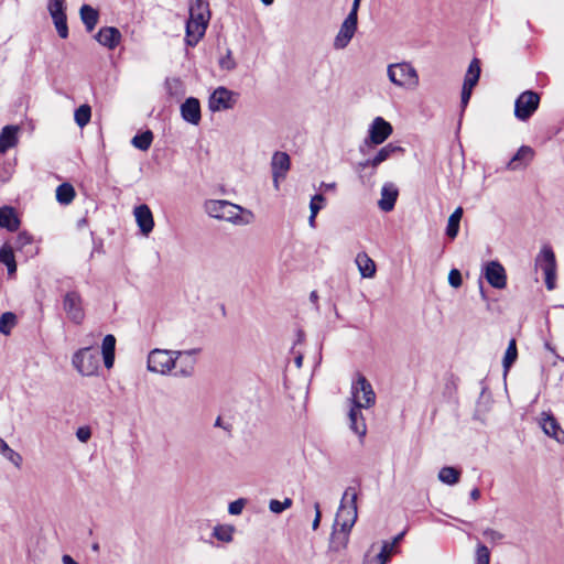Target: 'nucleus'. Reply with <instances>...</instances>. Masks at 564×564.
<instances>
[{
    "instance_id": "nucleus-28",
    "label": "nucleus",
    "mask_w": 564,
    "mask_h": 564,
    "mask_svg": "<svg viewBox=\"0 0 564 564\" xmlns=\"http://www.w3.org/2000/svg\"><path fill=\"white\" fill-rule=\"evenodd\" d=\"M18 143V127L7 126L0 133V153H6Z\"/></svg>"
},
{
    "instance_id": "nucleus-24",
    "label": "nucleus",
    "mask_w": 564,
    "mask_h": 564,
    "mask_svg": "<svg viewBox=\"0 0 564 564\" xmlns=\"http://www.w3.org/2000/svg\"><path fill=\"white\" fill-rule=\"evenodd\" d=\"M350 532L351 531H345L343 528L333 525L328 543V551L333 553H339L346 550L349 543Z\"/></svg>"
},
{
    "instance_id": "nucleus-50",
    "label": "nucleus",
    "mask_w": 564,
    "mask_h": 564,
    "mask_svg": "<svg viewBox=\"0 0 564 564\" xmlns=\"http://www.w3.org/2000/svg\"><path fill=\"white\" fill-rule=\"evenodd\" d=\"M448 283L451 284V286L457 289L462 285L463 283V279H462V274L459 272V270L457 269H452L448 273Z\"/></svg>"
},
{
    "instance_id": "nucleus-61",
    "label": "nucleus",
    "mask_w": 564,
    "mask_h": 564,
    "mask_svg": "<svg viewBox=\"0 0 564 564\" xmlns=\"http://www.w3.org/2000/svg\"><path fill=\"white\" fill-rule=\"evenodd\" d=\"M316 216H317V214H312L311 213V215L308 217V225H310L311 228H315V226H316V221H315Z\"/></svg>"
},
{
    "instance_id": "nucleus-43",
    "label": "nucleus",
    "mask_w": 564,
    "mask_h": 564,
    "mask_svg": "<svg viewBox=\"0 0 564 564\" xmlns=\"http://www.w3.org/2000/svg\"><path fill=\"white\" fill-rule=\"evenodd\" d=\"M475 564H490V551L481 543L476 547Z\"/></svg>"
},
{
    "instance_id": "nucleus-9",
    "label": "nucleus",
    "mask_w": 564,
    "mask_h": 564,
    "mask_svg": "<svg viewBox=\"0 0 564 564\" xmlns=\"http://www.w3.org/2000/svg\"><path fill=\"white\" fill-rule=\"evenodd\" d=\"M72 365L82 376H94L99 369L98 352L91 347L80 348L73 355Z\"/></svg>"
},
{
    "instance_id": "nucleus-36",
    "label": "nucleus",
    "mask_w": 564,
    "mask_h": 564,
    "mask_svg": "<svg viewBox=\"0 0 564 564\" xmlns=\"http://www.w3.org/2000/svg\"><path fill=\"white\" fill-rule=\"evenodd\" d=\"M517 358H518L517 341L514 338H512L508 344V347H507V350L505 352L503 360H502L505 373H507L509 371V369L514 364Z\"/></svg>"
},
{
    "instance_id": "nucleus-13",
    "label": "nucleus",
    "mask_w": 564,
    "mask_h": 564,
    "mask_svg": "<svg viewBox=\"0 0 564 564\" xmlns=\"http://www.w3.org/2000/svg\"><path fill=\"white\" fill-rule=\"evenodd\" d=\"M237 101V94L226 87H218L209 97L208 107L210 111L217 112L234 108Z\"/></svg>"
},
{
    "instance_id": "nucleus-29",
    "label": "nucleus",
    "mask_w": 564,
    "mask_h": 564,
    "mask_svg": "<svg viewBox=\"0 0 564 564\" xmlns=\"http://www.w3.org/2000/svg\"><path fill=\"white\" fill-rule=\"evenodd\" d=\"M291 166V160L285 152H275L271 160L272 174L286 175Z\"/></svg>"
},
{
    "instance_id": "nucleus-39",
    "label": "nucleus",
    "mask_w": 564,
    "mask_h": 564,
    "mask_svg": "<svg viewBox=\"0 0 564 564\" xmlns=\"http://www.w3.org/2000/svg\"><path fill=\"white\" fill-rule=\"evenodd\" d=\"M75 121L76 123L83 128L85 127L89 121L91 117V109L88 105H82L75 110Z\"/></svg>"
},
{
    "instance_id": "nucleus-3",
    "label": "nucleus",
    "mask_w": 564,
    "mask_h": 564,
    "mask_svg": "<svg viewBox=\"0 0 564 564\" xmlns=\"http://www.w3.org/2000/svg\"><path fill=\"white\" fill-rule=\"evenodd\" d=\"M357 497L358 494L355 488L348 487L345 490L334 525L343 528L345 531H351L358 519Z\"/></svg>"
},
{
    "instance_id": "nucleus-60",
    "label": "nucleus",
    "mask_w": 564,
    "mask_h": 564,
    "mask_svg": "<svg viewBox=\"0 0 564 564\" xmlns=\"http://www.w3.org/2000/svg\"><path fill=\"white\" fill-rule=\"evenodd\" d=\"M8 447V443L2 437H0V454H3Z\"/></svg>"
},
{
    "instance_id": "nucleus-47",
    "label": "nucleus",
    "mask_w": 564,
    "mask_h": 564,
    "mask_svg": "<svg viewBox=\"0 0 564 564\" xmlns=\"http://www.w3.org/2000/svg\"><path fill=\"white\" fill-rule=\"evenodd\" d=\"M325 197L322 194H316L312 197L310 202V210L312 214H318L319 210L324 207Z\"/></svg>"
},
{
    "instance_id": "nucleus-16",
    "label": "nucleus",
    "mask_w": 564,
    "mask_h": 564,
    "mask_svg": "<svg viewBox=\"0 0 564 564\" xmlns=\"http://www.w3.org/2000/svg\"><path fill=\"white\" fill-rule=\"evenodd\" d=\"M403 152V148L393 143H388L387 145L382 147L373 158L360 162L358 166L362 170L367 167H372L376 170L384 161L393 158L395 154H402Z\"/></svg>"
},
{
    "instance_id": "nucleus-51",
    "label": "nucleus",
    "mask_w": 564,
    "mask_h": 564,
    "mask_svg": "<svg viewBox=\"0 0 564 564\" xmlns=\"http://www.w3.org/2000/svg\"><path fill=\"white\" fill-rule=\"evenodd\" d=\"M482 534L490 542H497V541H500L503 538L502 533H500L499 531H496L494 529H486L482 532Z\"/></svg>"
},
{
    "instance_id": "nucleus-32",
    "label": "nucleus",
    "mask_w": 564,
    "mask_h": 564,
    "mask_svg": "<svg viewBox=\"0 0 564 564\" xmlns=\"http://www.w3.org/2000/svg\"><path fill=\"white\" fill-rule=\"evenodd\" d=\"M80 19L88 32L93 31L98 23V11L88 4L82 6L79 10Z\"/></svg>"
},
{
    "instance_id": "nucleus-15",
    "label": "nucleus",
    "mask_w": 564,
    "mask_h": 564,
    "mask_svg": "<svg viewBox=\"0 0 564 564\" xmlns=\"http://www.w3.org/2000/svg\"><path fill=\"white\" fill-rule=\"evenodd\" d=\"M480 76V63L477 58H474L466 72L463 89H462V108L465 109L469 102L474 87L477 85Z\"/></svg>"
},
{
    "instance_id": "nucleus-62",
    "label": "nucleus",
    "mask_w": 564,
    "mask_h": 564,
    "mask_svg": "<svg viewBox=\"0 0 564 564\" xmlns=\"http://www.w3.org/2000/svg\"><path fill=\"white\" fill-rule=\"evenodd\" d=\"M294 361H295L296 367L301 368L302 364H303V356L302 355L296 356Z\"/></svg>"
},
{
    "instance_id": "nucleus-48",
    "label": "nucleus",
    "mask_w": 564,
    "mask_h": 564,
    "mask_svg": "<svg viewBox=\"0 0 564 564\" xmlns=\"http://www.w3.org/2000/svg\"><path fill=\"white\" fill-rule=\"evenodd\" d=\"M219 66L221 69L226 70H232L236 67V62L230 50H228L226 55L219 59Z\"/></svg>"
},
{
    "instance_id": "nucleus-5",
    "label": "nucleus",
    "mask_w": 564,
    "mask_h": 564,
    "mask_svg": "<svg viewBox=\"0 0 564 564\" xmlns=\"http://www.w3.org/2000/svg\"><path fill=\"white\" fill-rule=\"evenodd\" d=\"M387 75L397 87L414 89L419 86V74L410 63L390 64L387 68Z\"/></svg>"
},
{
    "instance_id": "nucleus-19",
    "label": "nucleus",
    "mask_w": 564,
    "mask_h": 564,
    "mask_svg": "<svg viewBox=\"0 0 564 564\" xmlns=\"http://www.w3.org/2000/svg\"><path fill=\"white\" fill-rule=\"evenodd\" d=\"M485 276L488 283L495 289H503L507 284L505 268L497 261H491L486 265Z\"/></svg>"
},
{
    "instance_id": "nucleus-18",
    "label": "nucleus",
    "mask_w": 564,
    "mask_h": 564,
    "mask_svg": "<svg viewBox=\"0 0 564 564\" xmlns=\"http://www.w3.org/2000/svg\"><path fill=\"white\" fill-rule=\"evenodd\" d=\"M535 155L534 150L529 145H521L516 154L507 163V170L519 171L525 169Z\"/></svg>"
},
{
    "instance_id": "nucleus-55",
    "label": "nucleus",
    "mask_w": 564,
    "mask_h": 564,
    "mask_svg": "<svg viewBox=\"0 0 564 564\" xmlns=\"http://www.w3.org/2000/svg\"><path fill=\"white\" fill-rule=\"evenodd\" d=\"M272 178H273V186L275 189H279L280 187V181L281 180H284L285 176L284 175H281V174H272Z\"/></svg>"
},
{
    "instance_id": "nucleus-42",
    "label": "nucleus",
    "mask_w": 564,
    "mask_h": 564,
    "mask_svg": "<svg viewBox=\"0 0 564 564\" xmlns=\"http://www.w3.org/2000/svg\"><path fill=\"white\" fill-rule=\"evenodd\" d=\"M15 324V315L13 313L7 312L0 316V333L3 335H8L11 332V328Z\"/></svg>"
},
{
    "instance_id": "nucleus-21",
    "label": "nucleus",
    "mask_w": 564,
    "mask_h": 564,
    "mask_svg": "<svg viewBox=\"0 0 564 564\" xmlns=\"http://www.w3.org/2000/svg\"><path fill=\"white\" fill-rule=\"evenodd\" d=\"M380 199L378 200V207L384 213L391 212L399 196L398 187L391 183H384L381 187Z\"/></svg>"
},
{
    "instance_id": "nucleus-8",
    "label": "nucleus",
    "mask_w": 564,
    "mask_h": 564,
    "mask_svg": "<svg viewBox=\"0 0 564 564\" xmlns=\"http://www.w3.org/2000/svg\"><path fill=\"white\" fill-rule=\"evenodd\" d=\"M199 348L175 350V368L172 371V376L182 379L193 377L196 371L197 355L199 354Z\"/></svg>"
},
{
    "instance_id": "nucleus-25",
    "label": "nucleus",
    "mask_w": 564,
    "mask_h": 564,
    "mask_svg": "<svg viewBox=\"0 0 564 564\" xmlns=\"http://www.w3.org/2000/svg\"><path fill=\"white\" fill-rule=\"evenodd\" d=\"M181 115L182 118L192 124H198L200 121V105L198 99L194 97L187 98L181 105Z\"/></svg>"
},
{
    "instance_id": "nucleus-12",
    "label": "nucleus",
    "mask_w": 564,
    "mask_h": 564,
    "mask_svg": "<svg viewBox=\"0 0 564 564\" xmlns=\"http://www.w3.org/2000/svg\"><path fill=\"white\" fill-rule=\"evenodd\" d=\"M393 132L390 122L382 117H376L369 126L366 143L369 145L382 144Z\"/></svg>"
},
{
    "instance_id": "nucleus-59",
    "label": "nucleus",
    "mask_w": 564,
    "mask_h": 564,
    "mask_svg": "<svg viewBox=\"0 0 564 564\" xmlns=\"http://www.w3.org/2000/svg\"><path fill=\"white\" fill-rule=\"evenodd\" d=\"M470 498L475 501L478 500L480 498V490L478 488H474L470 491Z\"/></svg>"
},
{
    "instance_id": "nucleus-58",
    "label": "nucleus",
    "mask_w": 564,
    "mask_h": 564,
    "mask_svg": "<svg viewBox=\"0 0 564 564\" xmlns=\"http://www.w3.org/2000/svg\"><path fill=\"white\" fill-rule=\"evenodd\" d=\"M63 564H78L70 555L65 554L62 556Z\"/></svg>"
},
{
    "instance_id": "nucleus-30",
    "label": "nucleus",
    "mask_w": 564,
    "mask_h": 564,
    "mask_svg": "<svg viewBox=\"0 0 564 564\" xmlns=\"http://www.w3.org/2000/svg\"><path fill=\"white\" fill-rule=\"evenodd\" d=\"M115 349H116V338L113 335H106L102 345L101 352L104 357V364L107 369L112 368L115 362Z\"/></svg>"
},
{
    "instance_id": "nucleus-40",
    "label": "nucleus",
    "mask_w": 564,
    "mask_h": 564,
    "mask_svg": "<svg viewBox=\"0 0 564 564\" xmlns=\"http://www.w3.org/2000/svg\"><path fill=\"white\" fill-rule=\"evenodd\" d=\"M234 528L231 525H217L214 528L213 535L221 542H231Z\"/></svg>"
},
{
    "instance_id": "nucleus-49",
    "label": "nucleus",
    "mask_w": 564,
    "mask_h": 564,
    "mask_svg": "<svg viewBox=\"0 0 564 564\" xmlns=\"http://www.w3.org/2000/svg\"><path fill=\"white\" fill-rule=\"evenodd\" d=\"M246 506V499H237L229 503L228 506V512L232 516H238L242 512L243 508Z\"/></svg>"
},
{
    "instance_id": "nucleus-26",
    "label": "nucleus",
    "mask_w": 564,
    "mask_h": 564,
    "mask_svg": "<svg viewBox=\"0 0 564 564\" xmlns=\"http://www.w3.org/2000/svg\"><path fill=\"white\" fill-rule=\"evenodd\" d=\"M96 40L109 50H113L121 40V33L113 26L101 28L96 34Z\"/></svg>"
},
{
    "instance_id": "nucleus-57",
    "label": "nucleus",
    "mask_w": 564,
    "mask_h": 564,
    "mask_svg": "<svg viewBox=\"0 0 564 564\" xmlns=\"http://www.w3.org/2000/svg\"><path fill=\"white\" fill-rule=\"evenodd\" d=\"M360 2H361V0H354L351 9H350L349 12L352 13V14H358V10L360 8Z\"/></svg>"
},
{
    "instance_id": "nucleus-33",
    "label": "nucleus",
    "mask_w": 564,
    "mask_h": 564,
    "mask_svg": "<svg viewBox=\"0 0 564 564\" xmlns=\"http://www.w3.org/2000/svg\"><path fill=\"white\" fill-rule=\"evenodd\" d=\"M463 208L457 207L453 214L448 217L447 226H446V235L451 239H455L459 231V223L463 217Z\"/></svg>"
},
{
    "instance_id": "nucleus-63",
    "label": "nucleus",
    "mask_w": 564,
    "mask_h": 564,
    "mask_svg": "<svg viewBox=\"0 0 564 564\" xmlns=\"http://www.w3.org/2000/svg\"><path fill=\"white\" fill-rule=\"evenodd\" d=\"M321 186L324 187L325 189H334L336 184L335 183H322Z\"/></svg>"
},
{
    "instance_id": "nucleus-10",
    "label": "nucleus",
    "mask_w": 564,
    "mask_h": 564,
    "mask_svg": "<svg viewBox=\"0 0 564 564\" xmlns=\"http://www.w3.org/2000/svg\"><path fill=\"white\" fill-rule=\"evenodd\" d=\"M63 310L67 318L76 324L80 325L85 319V306L84 300L79 292L68 291L63 296Z\"/></svg>"
},
{
    "instance_id": "nucleus-20",
    "label": "nucleus",
    "mask_w": 564,
    "mask_h": 564,
    "mask_svg": "<svg viewBox=\"0 0 564 564\" xmlns=\"http://www.w3.org/2000/svg\"><path fill=\"white\" fill-rule=\"evenodd\" d=\"M133 215L142 235L149 236L154 227V219L150 207L145 204L139 205L134 208Z\"/></svg>"
},
{
    "instance_id": "nucleus-56",
    "label": "nucleus",
    "mask_w": 564,
    "mask_h": 564,
    "mask_svg": "<svg viewBox=\"0 0 564 564\" xmlns=\"http://www.w3.org/2000/svg\"><path fill=\"white\" fill-rule=\"evenodd\" d=\"M18 240L19 242H21V245H24V243H30L31 242V237L26 234H20L18 236Z\"/></svg>"
},
{
    "instance_id": "nucleus-45",
    "label": "nucleus",
    "mask_w": 564,
    "mask_h": 564,
    "mask_svg": "<svg viewBox=\"0 0 564 564\" xmlns=\"http://www.w3.org/2000/svg\"><path fill=\"white\" fill-rule=\"evenodd\" d=\"M53 23L56 28L58 35L62 39H66L68 36V26H67L66 15L53 19Z\"/></svg>"
},
{
    "instance_id": "nucleus-64",
    "label": "nucleus",
    "mask_w": 564,
    "mask_h": 564,
    "mask_svg": "<svg viewBox=\"0 0 564 564\" xmlns=\"http://www.w3.org/2000/svg\"><path fill=\"white\" fill-rule=\"evenodd\" d=\"M310 299H311L312 302L315 303L317 301V299H318L317 292L316 291L311 292Z\"/></svg>"
},
{
    "instance_id": "nucleus-31",
    "label": "nucleus",
    "mask_w": 564,
    "mask_h": 564,
    "mask_svg": "<svg viewBox=\"0 0 564 564\" xmlns=\"http://www.w3.org/2000/svg\"><path fill=\"white\" fill-rule=\"evenodd\" d=\"M20 221L12 207L0 208V227L9 231H15L19 228Z\"/></svg>"
},
{
    "instance_id": "nucleus-52",
    "label": "nucleus",
    "mask_w": 564,
    "mask_h": 564,
    "mask_svg": "<svg viewBox=\"0 0 564 564\" xmlns=\"http://www.w3.org/2000/svg\"><path fill=\"white\" fill-rule=\"evenodd\" d=\"M76 436L80 442L86 443L91 437V431L88 426L79 427Z\"/></svg>"
},
{
    "instance_id": "nucleus-53",
    "label": "nucleus",
    "mask_w": 564,
    "mask_h": 564,
    "mask_svg": "<svg viewBox=\"0 0 564 564\" xmlns=\"http://www.w3.org/2000/svg\"><path fill=\"white\" fill-rule=\"evenodd\" d=\"M314 510H315V518L312 523L313 530H316L319 527L322 512H321V505L319 502L314 503Z\"/></svg>"
},
{
    "instance_id": "nucleus-4",
    "label": "nucleus",
    "mask_w": 564,
    "mask_h": 564,
    "mask_svg": "<svg viewBox=\"0 0 564 564\" xmlns=\"http://www.w3.org/2000/svg\"><path fill=\"white\" fill-rule=\"evenodd\" d=\"M376 400V392L371 383L364 375L358 372L351 382L348 402L367 410L375 406Z\"/></svg>"
},
{
    "instance_id": "nucleus-37",
    "label": "nucleus",
    "mask_w": 564,
    "mask_h": 564,
    "mask_svg": "<svg viewBox=\"0 0 564 564\" xmlns=\"http://www.w3.org/2000/svg\"><path fill=\"white\" fill-rule=\"evenodd\" d=\"M0 262L7 265L8 273L10 275L15 273V271H17V263H15L13 251H12V249L10 247L3 246L0 249Z\"/></svg>"
},
{
    "instance_id": "nucleus-22",
    "label": "nucleus",
    "mask_w": 564,
    "mask_h": 564,
    "mask_svg": "<svg viewBox=\"0 0 564 564\" xmlns=\"http://www.w3.org/2000/svg\"><path fill=\"white\" fill-rule=\"evenodd\" d=\"M362 409L361 406L350 404L348 412L349 427L360 438L365 437L367 434V424L361 412Z\"/></svg>"
},
{
    "instance_id": "nucleus-34",
    "label": "nucleus",
    "mask_w": 564,
    "mask_h": 564,
    "mask_svg": "<svg viewBox=\"0 0 564 564\" xmlns=\"http://www.w3.org/2000/svg\"><path fill=\"white\" fill-rule=\"evenodd\" d=\"M437 477L443 484L453 486L459 481L460 471L455 467L445 466L440 469Z\"/></svg>"
},
{
    "instance_id": "nucleus-46",
    "label": "nucleus",
    "mask_w": 564,
    "mask_h": 564,
    "mask_svg": "<svg viewBox=\"0 0 564 564\" xmlns=\"http://www.w3.org/2000/svg\"><path fill=\"white\" fill-rule=\"evenodd\" d=\"M11 464H13L17 468H20L23 462L22 456L12 449L10 446L8 449L2 454Z\"/></svg>"
},
{
    "instance_id": "nucleus-2",
    "label": "nucleus",
    "mask_w": 564,
    "mask_h": 564,
    "mask_svg": "<svg viewBox=\"0 0 564 564\" xmlns=\"http://www.w3.org/2000/svg\"><path fill=\"white\" fill-rule=\"evenodd\" d=\"M210 19L209 6L206 0H193L189 6V17L186 22L187 45L195 46L204 36Z\"/></svg>"
},
{
    "instance_id": "nucleus-27",
    "label": "nucleus",
    "mask_w": 564,
    "mask_h": 564,
    "mask_svg": "<svg viewBox=\"0 0 564 564\" xmlns=\"http://www.w3.org/2000/svg\"><path fill=\"white\" fill-rule=\"evenodd\" d=\"M355 262L362 278L371 279L375 276L376 263L366 252H359Z\"/></svg>"
},
{
    "instance_id": "nucleus-38",
    "label": "nucleus",
    "mask_w": 564,
    "mask_h": 564,
    "mask_svg": "<svg viewBox=\"0 0 564 564\" xmlns=\"http://www.w3.org/2000/svg\"><path fill=\"white\" fill-rule=\"evenodd\" d=\"M153 141V133L150 130H147L140 134H137L132 138L131 143L134 148L147 151Z\"/></svg>"
},
{
    "instance_id": "nucleus-14",
    "label": "nucleus",
    "mask_w": 564,
    "mask_h": 564,
    "mask_svg": "<svg viewBox=\"0 0 564 564\" xmlns=\"http://www.w3.org/2000/svg\"><path fill=\"white\" fill-rule=\"evenodd\" d=\"M358 14L348 13L343 21L337 35L334 39V48L344 50L347 47L357 31Z\"/></svg>"
},
{
    "instance_id": "nucleus-17",
    "label": "nucleus",
    "mask_w": 564,
    "mask_h": 564,
    "mask_svg": "<svg viewBox=\"0 0 564 564\" xmlns=\"http://www.w3.org/2000/svg\"><path fill=\"white\" fill-rule=\"evenodd\" d=\"M539 425L547 436L554 438L560 444H564V431L553 414L542 412L539 417Z\"/></svg>"
},
{
    "instance_id": "nucleus-23",
    "label": "nucleus",
    "mask_w": 564,
    "mask_h": 564,
    "mask_svg": "<svg viewBox=\"0 0 564 564\" xmlns=\"http://www.w3.org/2000/svg\"><path fill=\"white\" fill-rule=\"evenodd\" d=\"M375 550L376 544L373 543L365 553L362 564H387L390 561L391 555L394 553L386 542L382 543L377 554H373Z\"/></svg>"
},
{
    "instance_id": "nucleus-7",
    "label": "nucleus",
    "mask_w": 564,
    "mask_h": 564,
    "mask_svg": "<svg viewBox=\"0 0 564 564\" xmlns=\"http://www.w3.org/2000/svg\"><path fill=\"white\" fill-rule=\"evenodd\" d=\"M535 268L542 270L544 273L545 286L549 291L556 288V259L550 246H543L535 258Z\"/></svg>"
},
{
    "instance_id": "nucleus-11",
    "label": "nucleus",
    "mask_w": 564,
    "mask_h": 564,
    "mask_svg": "<svg viewBox=\"0 0 564 564\" xmlns=\"http://www.w3.org/2000/svg\"><path fill=\"white\" fill-rule=\"evenodd\" d=\"M540 105V96L535 91H523L514 102V116L521 121L529 120Z\"/></svg>"
},
{
    "instance_id": "nucleus-41",
    "label": "nucleus",
    "mask_w": 564,
    "mask_h": 564,
    "mask_svg": "<svg viewBox=\"0 0 564 564\" xmlns=\"http://www.w3.org/2000/svg\"><path fill=\"white\" fill-rule=\"evenodd\" d=\"M65 0H48L47 10L52 19L66 15Z\"/></svg>"
},
{
    "instance_id": "nucleus-44",
    "label": "nucleus",
    "mask_w": 564,
    "mask_h": 564,
    "mask_svg": "<svg viewBox=\"0 0 564 564\" xmlns=\"http://www.w3.org/2000/svg\"><path fill=\"white\" fill-rule=\"evenodd\" d=\"M291 506H292V499H290V498H285L283 501L272 499L269 502V509L273 513H281L284 510L289 509Z\"/></svg>"
},
{
    "instance_id": "nucleus-54",
    "label": "nucleus",
    "mask_w": 564,
    "mask_h": 564,
    "mask_svg": "<svg viewBox=\"0 0 564 564\" xmlns=\"http://www.w3.org/2000/svg\"><path fill=\"white\" fill-rule=\"evenodd\" d=\"M403 535H404V532H401L400 534L394 536L392 541H390V542L384 541V542L389 545L390 550H393L395 552L397 545L402 540Z\"/></svg>"
},
{
    "instance_id": "nucleus-35",
    "label": "nucleus",
    "mask_w": 564,
    "mask_h": 564,
    "mask_svg": "<svg viewBox=\"0 0 564 564\" xmlns=\"http://www.w3.org/2000/svg\"><path fill=\"white\" fill-rule=\"evenodd\" d=\"M75 198V189L69 183H63L56 188V199L62 205H68Z\"/></svg>"
},
{
    "instance_id": "nucleus-6",
    "label": "nucleus",
    "mask_w": 564,
    "mask_h": 564,
    "mask_svg": "<svg viewBox=\"0 0 564 564\" xmlns=\"http://www.w3.org/2000/svg\"><path fill=\"white\" fill-rule=\"evenodd\" d=\"M175 350L154 348L148 354L147 369L161 376L172 375Z\"/></svg>"
},
{
    "instance_id": "nucleus-1",
    "label": "nucleus",
    "mask_w": 564,
    "mask_h": 564,
    "mask_svg": "<svg viewBox=\"0 0 564 564\" xmlns=\"http://www.w3.org/2000/svg\"><path fill=\"white\" fill-rule=\"evenodd\" d=\"M204 209L210 217L237 226H246L254 220V215L251 210L225 199L206 200Z\"/></svg>"
}]
</instances>
